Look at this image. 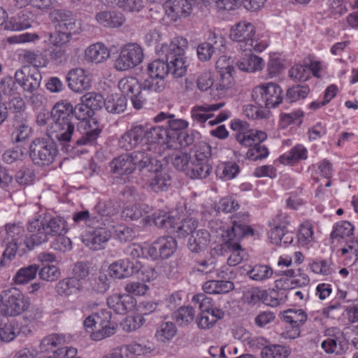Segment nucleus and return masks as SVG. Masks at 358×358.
<instances>
[{"label":"nucleus","instance_id":"f257e3e1","mask_svg":"<svg viewBox=\"0 0 358 358\" xmlns=\"http://www.w3.org/2000/svg\"><path fill=\"white\" fill-rule=\"evenodd\" d=\"M70 113L69 109L64 111L55 103L51 110V122L46 130L48 137L52 141H57L66 152L72 151L76 146L92 145L100 132L99 130L92 129L80 136L76 129L77 122Z\"/></svg>","mask_w":358,"mask_h":358},{"label":"nucleus","instance_id":"f03ea898","mask_svg":"<svg viewBox=\"0 0 358 358\" xmlns=\"http://www.w3.org/2000/svg\"><path fill=\"white\" fill-rule=\"evenodd\" d=\"M187 44L186 38L177 36L169 44L162 45L160 52L164 57L149 64L148 74L164 80L169 73L176 78L185 76L187 67L185 57Z\"/></svg>","mask_w":358,"mask_h":358},{"label":"nucleus","instance_id":"7ed1b4c3","mask_svg":"<svg viewBox=\"0 0 358 358\" xmlns=\"http://www.w3.org/2000/svg\"><path fill=\"white\" fill-rule=\"evenodd\" d=\"M110 166L111 171L119 176H129L135 170L141 175H147L158 171L162 167V162L145 151H134L114 158Z\"/></svg>","mask_w":358,"mask_h":358},{"label":"nucleus","instance_id":"20e7f679","mask_svg":"<svg viewBox=\"0 0 358 358\" xmlns=\"http://www.w3.org/2000/svg\"><path fill=\"white\" fill-rule=\"evenodd\" d=\"M27 229L29 236L27 237L26 248L31 250L48 242L51 238L67 232L66 220L59 216L40 217L30 220Z\"/></svg>","mask_w":358,"mask_h":358},{"label":"nucleus","instance_id":"39448f33","mask_svg":"<svg viewBox=\"0 0 358 358\" xmlns=\"http://www.w3.org/2000/svg\"><path fill=\"white\" fill-rule=\"evenodd\" d=\"M6 235L3 243L6 249L0 260V266H6L20 251L24 253L26 250V241L24 227L20 222L7 223L4 225Z\"/></svg>","mask_w":358,"mask_h":358},{"label":"nucleus","instance_id":"423d86ee","mask_svg":"<svg viewBox=\"0 0 358 358\" xmlns=\"http://www.w3.org/2000/svg\"><path fill=\"white\" fill-rule=\"evenodd\" d=\"M152 219L159 228L171 230V232L177 234L178 237H185L194 232L198 227V221L190 217L180 220L171 215L170 213L158 210L152 215Z\"/></svg>","mask_w":358,"mask_h":358},{"label":"nucleus","instance_id":"0eeeda50","mask_svg":"<svg viewBox=\"0 0 358 358\" xmlns=\"http://www.w3.org/2000/svg\"><path fill=\"white\" fill-rule=\"evenodd\" d=\"M255 35L254 25L250 22L243 21L231 29L229 36L232 41L240 43L241 48L244 50L250 52L255 50L260 52L267 47V43L256 39Z\"/></svg>","mask_w":358,"mask_h":358},{"label":"nucleus","instance_id":"6e6552de","mask_svg":"<svg viewBox=\"0 0 358 358\" xmlns=\"http://www.w3.org/2000/svg\"><path fill=\"white\" fill-rule=\"evenodd\" d=\"M57 153L56 145L45 138H36L29 145V156L34 164L43 166L52 164Z\"/></svg>","mask_w":358,"mask_h":358},{"label":"nucleus","instance_id":"1a4fd4ad","mask_svg":"<svg viewBox=\"0 0 358 358\" xmlns=\"http://www.w3.org/2000/svg\"><path fill=\"white\" fill-rule=\"evenodd\" d=\"M282 90L278 85L268 83L255 87L252 92V98L259 106L271 108L282 102Z\"/></svg>","mask_w":358,"mask_h":358},{"label":"nucleus","instance_id":"9d476101","mask_svg":"<svg viewBox=\"0 0 358 358\" xmlns=\"http://www.w3.org/2000/svg\"><path fill=\"white\" fill-rule=\"evenodd\" d=\"M2 305L6 315H20L29 308L27 298L17 288L11 287L1 292Z\"/></svg>","mask_w":358,"mask_h":358},{"label":"nucleus","instance_id":"9b49d317","mask_svg":"<svg viewBox=\"0 0 358 358\" xmlns=\"http://www.w3.org/2000/svg\"><path fill=\"white\" fill-rule=\"evenodd\" d=\"M65 343V336L63 334H52L43 338L39 348L41 353L53 352V355H47L43 358H77V349L73 347H64L57 350L54 348Z\"/></svg>","mask_w":358,"mask_h":358},{"label":"nucleus","instance_id":"f8f14e48","mask_svg":"<svg viewBox=\"0 0 358 358\" xmlns=\"http://www.w3.org/2000/svg\"><path fill=\"white\" fill-rule=\"evenodd\" d=\"M143 48L137 43H127L120 50L114 67L120 71L131 69L139 65L143 59Z\"/></svg>","mask_w":358,"mask_h":358},{"label":"nucleus","instance_id":"ddd939ff","mask_svg":"<svg viewBox=\"0 0 358 358\" xmlns=\"http://www.w3.org/2000/svg\"><path fill=\"white\" fill-rule=\"evenodd\" d=\"M248 213L232 216V226L223 235L226 238V241L238 242L245 236L253 235L254 230L248 225Z\"/></svg>","mask_w":358,"mask_h":358},{"label":"nucleus","instance_id":"4468645a","mask_svg":"<svg viewBox=\"0 0 358 358\" xmlns=\"http://www.w3.org/2000/svg\"><path fill=\"white\" fill-rule=\"evenodd\" d=\"M249 124L245 121L235 119L231 122V128L236 131V139L241 145H250L254 141H264L267 135L262 131L249 129Z\"/></svg>","mask_w":358,"mask_h":358},{"label":"nucleus","instance_id":"2eb2a0df","mask_svg":"<svg viewBox=\"0 0 358 358\" xmlns=\"http://www.w3.org/2000/svg\"><path fill=\"white\" fill-rule=\"evenodd\" d=\"M15 79L25 93L33 94L39 88L42 76L37 68L24 67L15 71Z\"/></svg>","mask_w":358,"mask_h":358},{"label":"nucleus","instance_id":"dca6fc26","mask_svg":"<svg viewBox=\"0 0 358 358\" xmlns=\"http://www.w3.org/2000/svg\"><path fill=\"white\" fill-rule=\"evenodd\" d=\"M50 18L55 24V29L59 31H66L69 34H76L80 26L77 23V20L70 10L56 9L50 13Z\"/></svg>","mask_w":358,"mask_h":358},{"label":"nucleus","instance_id":"f3484780","mask_svg":"<svg viewBox=\"0 0 358 358\" xmlns=\"http://www.w3.org/2000/svg\"><path fill=\"white\" fill-rule=\"evenodd\" d=\"M176 246V241L172 236H161L146 249V252L152 259H167L173 254Z\"/></svg>","mask_w":358,"mask_h":358},{"label":"nucleus","instance_id":"a211bd4d","mask_svg":"<svg viewBox=\"0 0 358 358\" xmlns=\"http://www.w3.org/2000/svg\"><path fill=\"white\" fill-rule=\"evenodd\" d=\"M145 126L133 124L119 138V147L126 151L132 150L138 145H145Z\"/></svg>","mask_w":358,"mask_h":358},{"label":"nucleus","instance_id":"6ab92c4d","mask_svg":"<svg viewBox=\"0 0 358 358\" xmlns=\"http://www.w3.org/2000/svg\"><path fill=\"white\" fill-rule=\"evenodd\" d=\"M106 224L92 227L83 238V242L86 246L93 250H99L104 248V245L111 237V233L106 227Z\"/></svg>","mask_w":358,"mask_h":358},{"label":"nucleus","instance_id":"aec40b11","mask_svg":"<svg viewBox=\"0 0 358 358\" xmlns=\"http://www.w3.org/2000/svg\"><path fill=\"white\" fill-rule=\"evenodd\" d=\"M145 145L144 150H152L157 145H164L169 149V142L171 141L169 136L167 128L163 126L152 127L147 129L145 127Z\"/></svg>","mask_w":358,"mask_h":358},{"label":"nucleus","instance_id":"412c9836","mask_svg":"<svg viewBox=\"0 0 358 358\" xmlns=\"http://www.w3.org/2000/svg\"><path fill=\"white\" fill-rule=\"evenodd\" d=\"M158 350L150 346L142 345L138 343L124 345L113 349L110 358H127L130 356L155 357Z\"/></svg>","mask_w":358,"mask_h":358},{"label":"nucleus","instance_id":"4be33fe9","mask_svg":"<svg viewBox=\"0 0 358 358\" xmlns=\"http://www.w3.org/2000/svg\"><path fill=\"white\" fill-rule=\"evenodd\" d=\"M141 269V263L138 261L132 262L128 259H120L111 264L109 266L110 275L115 278H124L135 273Z\"/></svg>","mask_w":358,"mask_h":358},{"label":"nucleus","instance_id":"5701e85b","mask_svg":"<svg viewBox=\"0 0 358 358\" xmlns=\"http://www.w3.org/2000/svg\"><path fill=\"white\" fill-rule=\"evenodd\" d=\"M32 133L29 122L22 113L15 114L11 120V137L15 143L27 141Z\"/></svg>","mask_w":358,"mask_h":358},{"label":"nucleus","instance_id":"b1692460","mask_svg":"<svg viewBox=\"0 0 358 358\" xmlns=\"http://www.w3.org/2000/svg\"><path fill=\"white\" fill-rule=\"evenodd\" d=\"M136 303V300L131 295L126 294H113L107 299L108 306L120 315H125L131 311Z\"/></svg>","mask_w":358,"mask_h":358},{"label":"nucleus","instance_id":"393cba45","mask_svg":"<svg viewBox=\"0 0 358 358\" xmlns=\"http://www.w3.org/2000/svg\"><path fill=\"white\" fill-rule=\"evenodd\" d=\"M69 87L73 92L81 93L90 90L92 80L84 69L77 68L71 70L66 76Z\"/></svg>","mask_w":358,"mask_h":358},{"label":"nucleus","instance_id":"a878e982","mask_svg":"<svg viewBox=\"0 0 358 358\" xmlns=\"http://www.w3.org/2000/svg\"><path fill=\"white\" fill-rule=\"evenodd\" d=\"M166 14L174 22L187 17L192 13V6L186 0H169L164 3Z\"/></svg>","mask_w":358,"mask_h":358},{"label":"nucleus","instance_id":"bb28decb","mask_svg":"<svg viewBox=\"0 0 358 358\" xmlns=\"http://www.w3.org/2000/svg\"><path fill=\"white\" fill-rule=\"evenodd\" d=\"M95 19L100 25L111 29L118 28L125 22L124 15L121 12L115 10L98 12L95 15Z\"/></svg>","mask_w":358,"mask_h":358},{"label":"nucleus","instance_id":"cd10ccee","mask_svg":"<svg viewBox=\"0 0 358 358\" xmlns=\"http://www.w3.org/2000/svg\"><path fill=\"white\" fill-rule=\"evenodd\" d=\"M83 290V285L79 279L75 277L64 278L55 285V292L62 297H69L78 294Z\"/></svg>","mask_w":358,"mask_h":358},{"label":"nucleus","instance_id":"c85d7f7f","mask_svg":"<svg viewBox=\"0 0 358 358\" xmlns=\"http://www.w3.org/2000/svg\"><path fill=\"white\" fill-rule=\"evenodd\" d=\"M59 106L63 109L64 111L67 110V107L70 111V115L75 118V122L78 124V121H86L88 118L93 115V112L91 111L86 103L82 102L81 103L77 104L73 106L67 100H62L56 103Z\"/></svg>","mask_w":358,"mask_h":358},{"label":"nucleus","instance_id":"c756f323","mask_svg":"<svg viewBox=\"0 0 358 358\" xmlns=\"http://www.w3.org/2000/svg\"><path fill=\"white\" fill-rule=\"evenodd\" d=\"M308 318L303 309H287L283 312L282 320L289 324L295 335L300 334V327L305 324Z\"/></svg>","mask_w":358,"mask_h":358},{"label":"nucleus","instance_id":"7c9ffc66","mask_svg":"<svg viewBox=\"0 0 358 358\" xmlns=\"http://www.w3.org/2000/svg\"><path fill=\"white\" fill-rule=\"evenodd\" d=\"M224 106V102H220L216 103L194 106L191 110L192 118L194 122H196L199 124H203L213 117V115L209 113L210 112L217 110L222 108Z\"/></svg>","mask_w":358,"mask_h":358},{"label":"nucleus","instance_id":"2f4dec72","mask_svg":"<svg viewBox=\"0 0 358 358\" xmlns=\"http://www.w3.org/2000/svg\"><path fill=\"white\" fill-rule=\"evenodd\" d=\"M210 241V234L206 229L194 231L188 241V248L192 252L198 253L207 247Z\"/></svg>","mask_w":358,"mask_h":358},{"label":"nucleus","instance_id":"473e14b6","mask_svg":"<svg viewBox=\"0 0 358 358\" xmlns=\"http://www.w3.org/2000/svg\"><path fill=\"white\" fill-rule=\"evenodd\" d=\"M200 137V134L195 131H183L178 136H173L169 142V149L178 150L194 144Z\"/></svg>","mask_w":358,"mask_h":358},{"label":"nucleus","instance_id":"72a5a7b5","mask_svg":"<svg viewBox=\"0 0 358 358\" xmlns=\"http://www.w3.org/2000/svg\"><path fill=\"white\" fill-rule=\"evenodd\" d=\"M110 57V51L102 43L90 45L85 50V59L96 64L106 61Z\"/></svg>","mask_w":358,"mask_h":358},{"label":"nucleus","instance_id":"f704fd0d","mask_svg":"<svg viewBox=\"0 0 358 358\" xmlns=\"http://www.w3.org/2000/svg\"><path fill=\"white\" fill-rule=\"evenodd\" d=\"M325 336L328 338L322 343V348L327 353H336L338 355L339 348L338 346V342H340V339L343 337L341 331L337 327H331L326 329Z\"/></svg>","mask_w":358,"mask_h":358},{"label":"nucleus","instance_id":"c9c22d12","mask_svg":"<svg viewBox=\"0 0 358 358\" xmlns=\"http://www.w3.org/2000/svg\"><path fill=\"white\" fill-rule=\"evenodd\" d=\"M127 105L126 96L121 94H113L107 96L104 101L106 110L113 114L123 113Z\"/></svg>","mask_w":358,"mask_h":358},{"label":"nucleus","instance_id":"e433bc0d","mask_svg":"<svg viewBox=\"0 0 358 358\" xmlns=\"http://www.w3.org/2000/svg\"><path fill=\"white\" fill-rule=\"evenodd\" d=\"M162 166L157 171L148 173L149 174H155V176L150 180V186L152 189L156 192L166 191L171 185V176L166 172L162 171Z\"/></svg>","mask_w":358,"mask_h":358},{"label":"nucleus","instance_id":"4c0bfd02","mask_svg":"<svg viewBox=\"0 0 358 358\" xmlns=\"http://www.w3.org/2000/svg\"><path fill=\"white\" fill-rule=\"evenodd\" d=\"M264 65L263 59L252 54L245 55L237 62L239 69L247 72H255L262 70Z\"/></svg>","mask_w":358,"mask_h":358},{"label":"nucleus","instance_id":"58836bf2","mask_svg":"<svg viewBox=\"0 0 358 358\" xmlns=\"http://www.w3.org/2000/svg\"><path fill=\"white\" fill-rule=\"evenodd\" d=\"M203 290L208 294H225L234 288V285L229 280H209L202 286Z\"/></svg>","mask_w":358,"mask_h":358},{"label":"nucleus","instance_id":"ea45409f","mask_svg":"<svg viewBox=\"0 0 358 358\" xmlns=\"http://www.w3.org/2000/svg\"><path fill=\"white\" fill-rule=\"evenodd\" d=\"M189 166V169L187 170V176L191 178H206L212 171V167L208 163L196 161L193 158Z\"/></svg>","mask_w":358,"mask_h":358},{"label":"nucleus","instance_id":"a19ab883","mask_svg":"<svg viewBox=\"0 0 358 358\" xmlns=\"http://www.w3.org/2000/svg\"><path fill=\"white\" fill-rule=\"evenodd\" d=\"M73 224L78 226H86L90 228L99 226V220L96 217L92 211L83 210L73 213L72 215Z\"/></svg>","mask_w":358,"mask_h":358},{"label":"nucleus","instance_id":"79ce46f5","mask_svg":"<svg viewBox=\"0 0 358 358\" xmlns=\"http://www.w3.org/2000/svg\"><path fill=\"white\" fill-rule=\"evenodd\" d=\"M151 208L145 203H136L127 206L122 211V216L130 220H138L148 214Z\"/></svg>","mask_w":358,"mask_h":358},{"label":"nucleus","instance_id":"37998d69","mask_svg":"<svg viewBox=\"0 0 358 358\" xmlns=\"http://www.w3.org/2000/svg\"><path fill=\"white\" fill-rule=\"evenodd\" d=\"M110 201H99L94 208L92 210L93 214L99 220L100 224H106L108 222V217L114 214L115 209L112 206Z\"/></svg>","mask_w":358,"mask_h":358},{"label":"nucleus","instance_id":"c03bdc74","mask_svg":"<svg viewBox=\"0 0 358 358\" xmlns=\"http://www.w3.org/2000/svg\"><path fill=\"white\" fill-rule=\"evenodd\" d=\"M38 269L39 266L35 264L22 267L15 273L13 281L17 285L27 283L36 278Z\"/></svg>","mask_w":358,"mask_h":358},{"label":"nucleus","instance_id":"a18cd8bd","mask_svg":"<svg viewBox=\"0 0 358 358\" xmlns=\"http://www.w3.org/2000/svg\"><path fill=\"white\" fill-rule=\"evenodd\" d=\"M118 87L122 92V94L131 96L136 93H139L142 90L141 85L134 77H125L118 83Z\"/></svg>","mask_w":358,"mask_h":358},{"label":"nucleus","instance_id":"49530a36","mask_svg":"<svg viewBox=\"0 0 358 358\" xmlns=\"http://www.w3.org/2000/svg\"><path fill=\"white\" fill-rule=\"evenodd\" d=\"M234 71H219V78L215 82L213 88L218 92L220 94H223L225 91L231 88L234 84V78L232 73Z\"/></svg>","mask_w":358,"mask_h":358},{"label":"nucleus","instance_id":"de8ad7c7","mask_svg":"<svg viewBox=\"0 0 358 358\" xmlns=\"http://www.w3.org/2000/svg\"><path fill=\"white\" fill-rule=\"evenodd\" d=\"M250 278L256 281L269 279L273 274L271 266L266 264H256L247 273Z\"/></svg>","mask_w":358,"mask_h":358},{"label":"nucleus","instance_id":"09e8293b","mask_svg":"<svg viewBox=\"0 0 358 358\" xmlns=\"http://www.w3.org/2000/svg\"><path fill=\"white\" fill-rule=\"evenodd\" d=\"M289 354L290 349L280 345H266L261 352L262 358H287Z\"/></svg>","mask_w":358,"mask_h":358},{"label":"nucleus","instance_id":"8fccbe9b","mask_svg":"<svg viewBox=\"0 0 358 358\" xmlns=\"http://www.w3.org/2000/svg\"><path fill=\"white\" fill-rule=\"evenodd\" d=\"M177 329L171 322H162L157 329L155 338L161 342L171 340L176 334Z\"/></svg>","mask_w":358,"mask_h":358},{"label":"nucleus","instance_id":"3c124183","mask_svg":"<svg viewBox=\"0 0 358 358\" xmlns=\"http://www.w3.org/2000/svg\"><path fill=\"white\" fill-rule=\"evenodd\" d=\"M310 92V88L307 85H296L289 87L286 94L285 101L294 103L298 100L305 99Z\"/></svg>","mask_w":358,"mask_h":358},{"label":"nucleus","instance_id":"603ef678","mask_svg":"<svg viewBox=\"0 0 358 358\" xmlns=\"http://www.w3.org/2000/svg\"><path fill=\"white\" fill-rule=\"evenodd\" d=\"M195 311L191 306H181L173 313L176 322L180 326H187L194 320Z\"/></svg>","mask_w":358,"mask_h":358},{"label":"nucleus","instance_id":"864d4df0","mask_svg":"<svg viewBox=\"0 0 358 358\" xmlns=\"http://www.w3.org/2000/svg\"><path fill=\"white\" fill-rule=\"evenodd\" d=\"M20 333L17 322L15 320L6 322L0 329V339L5 342L13 341Z\"/></svg>","mask_w":358,"mask_h":358},{"label":"nucleus","instance_id":"5fc2aeb1","mask_svg":"<svg viewBox=\"0 0 358 358\" xmlns=\"http://www.w3.org/2000/svg\"><path fill=\"white\" fill-rule=\"evenodd\" d=\"M262 141H254L250 145H244L245 147L250 148L247 153V157L249 159L256 161L266 158L268 155V150L266 146L262 145Z\"/></svg>","mask_w":358,"mask_h":358},{"label":"nucleus","instance_id":"6e6d98bb","mask_svg":"<svg viewBox=\"0 0 358 358\" xmlns=\"http://www.w3.org/2000/svg\"><path fill=\"white\" fill-rule=\"evenodd\" d=\"M229 249L231 250V253L227 259V264L230 266H235L239 264L243 259L244 252L241 249L238 242L225 241Z\"/></svg>","mask_w":358,"mask_h":358},{"label":"nucleus","instance_id":"4d7b16f0","mask_svg":"<svg viewBox=\"0 0 358 358\" xmlns=\"http://www.w3.org/2000/svg\"><path fill=\"white\" fill-rule=\"evenodd\" d=\"M166 85L165 80L158 77H152V75H148V77L145 79L141 85L142 90L157 93L164 91Z\"/></svg>","mask_w":358,"mask_h":358},{"label":"nucleus","instance_id":"13d9d810","mask_svg":"<svg viewBox=\"0 0 358 358\" xmlns=\"http://www.w3.org/2000/svg\"><path fill=\"white\" fill-rule=\"evenodd\" d=\"M192 158L187 153L178 152L172 156L171 163L177 170L184 172L187 176Z\"/></svg>","mask_w":358,"mask_h":358},{"label":"nucleus","instance_id":"bf43d9fd","mask_svg":"<svg viewBox=\"0 0 358 358\" xmlns=\"http://www.w3.org/2000/svg\"><path fill=\"white\" fill-rule=\"evenodd\" d=\"M238 208L239 204L238 201L231 196L223 197L214 204V209L218 213H231Z\"/></svg>","mask_w":358,"mask_h":358},{"label":"nucleus","instance_id":"052dcab7","mask_svg":"<svg viewBox=\"0 0 358 358\" xmlns=\"http://www.w3.org/2000/svg\"><path fill=\"white\" fill-rule=\"evenodd\" d=\"M264 294V289L254 287L244 292L243 301L248 305L255 306L259 302H262Z\"/></svg>","mask_w":358,"mask_h":358},{"label":"nucleus","instance_id":"680f3d73","mask_svg":"<svg viewBox=\"0 0 358 358\" xmlns=\"http://www.w3.org/2000/svg\"><path fill=\"white\" fill-rule=\"evenodd\" d=\"M71 36V34L55 29L54 33L49 34V41L54 47L68 48Z\"/></svg>","mask_w":358,"mask_h":358},{"label":"nucleus","instance_id":"e2e57ef3","mask_svg":"<svg viewBox=\"0 0 358 358\" xmlns=\"http://www.w3.org/2000/svg\"><path fill=\"white\" fill-rule=\"evenodd\" d=\"M354 227L348 221H341L334 227L331 233V238H344L349 237L353 234Z\"/></svg>","mask_w":358,"mask_h":358},{"label":"nucleus","instance_id":"0e129e2a","mask_svg":"<svg viewBox=\"0 0 358 358\" xmlns=\"http://www.w3.org/2000/svg\"><path fill=\"white\" fill-rule=\"evenodd\" d=\"M90 285L93 292L103 294L109 288V278L106 274L101 273L97 277L90 280Z\"/></svg>","mask_w":358,"mask_h":358},{"label":"nucleus","instance_id":"69168bd1","mask_svg":"<svg viewBox=\"0 0 358 358\" xmlns=\"http://www.w3.org/2000/svg\"><path fill=\"white\" fill-rule=\"evenodd\" d=\"M81 101L86 103L88 108L93 112V110H97L102 108L105 99L100 94L90 92L83 95L81 97Z\"/></svg>","mask_w":358,"mask_h":358},{"label":"nucleus","instance_id":"338daca9","mask_svg":"<svg viewBox=\"0 0 358 358\" xmlns=\"http://www.w3.org/2000/svg\"><path fill=\"white\" fill-rule=\"evenodd\" d=\"M206 44L215 52V54H220L223 52L225 45V38L220 34L210 31Z\"/></svg>","mask_w":358,"mask_h":358},{"label":"nucleus","instance_id":"774afa93","mask_svg":"<svg viewBox=\"0 0 358 358\" xmlns=\"http://www.w3.org/2000/svg\"><path fill=\"white\" fill-rule=\"evenodd\" d=\"M206 44L215 52V54H220L223 52L225 45V38L220 34L210 31Z\"/></svg>","mask_w":358,"mask_h":358}]
</instances>
